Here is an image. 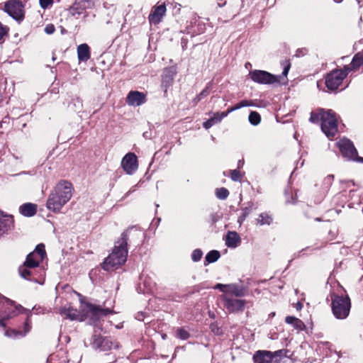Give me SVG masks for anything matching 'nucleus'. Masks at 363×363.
I'll return each instance as SVG.
<instances>
[{
	"label": "nucleus",
	"mask_w": 363,
	"mask_h": 363,
	"mask_svg": "<svg viewBox=\"0 0 363 363\" xmlns=\"http://www.w3.org/2000/svg\"><path fill=\"white\" fill-rule=\"evenodd\" d=\"M60 313L72 320L83 321L89 319L90 323H94L101 318L113 313V311L103 309L91 303H84L82 306V313L72 307H65L60 310Z\"/></svg>",
	"instance_id": "nucleus-1"
},
{
	"label": "nucleus",
	"mask_w": 363,
	"mask_h": 363,
	"mask_svg": "<svg viewBox=\"0 0 363 363\" xmlns=\"http://www.w3.org/2000/svg\"><path fill=\"white\" fill-rule=\"evenodd\" d=\"M72 185L67 181L57 184L47 201V208L52 212H59L72 198Z\"/></svg>",
	"instance_id": "nucleus-2"
},
{
	"label": "nucleus",
	"mask_w": 363,
	"mask_h": 363,
	"mask_svg": "<svg viewBox=\"0 0 363 363\" xmlns=\"http://www.w3.org/2000/svg\"><path fill=\"white\" fill-rule=\"evenodd\" d=\"M128 233L121 234V238L116 242L112 252L105 259L102 267L106 271H112L122 266L126 261Z\"/></svg>",
	"instance_id": "nucleus-3"
},
{
	"label": "nucleus",
	"mask_w": 363,
	"mask_h": 363,
	"mask_svg": "<svg viewBox=\"0 0 363 363\" xmlns=\"http://www.w3.org/2000/svg\"><path fill=\"white\" fill-rule=\"evenodd\" d=\"M283 67L281 75H274L267 71L255 69L250 72V79L256 83L261 84H280L286 82V77L291 67L289 60H284L281 63Z\"/></svg>",
	"instance_id": "nucleus-4"
},
{
	"label": "nucleus",
	"mask_w": 363,
	"mask_h": 363,
	"mask_svg": "<svg viewBox=\"0 0 363 363\" xmlns=\"http://www.w3.org/2000/svg\"><path fill=\"white\" fill-rule=\"evenodd\" d=\"M45 256V245L43 244L38 245L35 250L27 255L23 264L18 267L20 276L23 279L30 280L34 269L39 266Z\"/></svg>",
	"instance_id": "nucleus-5"
},
{
	"label": "nucleus",
	"mask_w": 363,
	"mask_h": 363,
	"mask_svg": "<svg viewBox=\"0 0 363 363\" xmlns=\"http://www.w3.org/2000/svg\"><path fill=\"white\" fill-rule=\"evenodd\" d=\"M332 310L334 315L339 319H344L349 315L351 303L347 295L331 294Z\"/></svg>",
	"instance_id": "nucleus-6"
},
{
	"label": "nucleus",
	"mask_w": 363,
	"mask_h": 363,
	"mask_svg": "<svg viewBox=\"0 0 363 363\" xmlns=\"http://www.w3.org/2000/svg\"><path fill=\"white\" fill-rule=\"evenodd\" d=\"M336 146L344 158L348 160L363 162V158L357 155V151L350 140L342 138L337 141Z\"/></svg>",
	"instance_id": "nucleus-7"
},
{
	"label": "nucleus",
	"mask_w": 363,
	"mask_h": 363,
	"mask_svg": "<svg viewBox=\"0 0 363 363\" xmlns=\"http://www.w3.org/2000/svg\"><path fill=\"white\" fill-rule=\"evenodd\" d=\"M4 11L13 19L21 22L24 18V5L19 0H9L4 3Z\"/></svg>",
	"instance_id": "nucleus-8"
},
{
	"label": "nucleus",
	"mask_w": 363,
	"mask_h": 363,
	"mask_svg": "<svg viewBox=\"0 0 363 363\" xmlns=\"http://www.w3.org/2000/svg\"><path fill=\"white\" fill-rule=\"evenodd\" d=\"M348 74V71L344 69H336L330 72L325 79V85L330 91L337 89L342 84L343 79Z\"/></svg>",
	"instance_id": "nucleus-9"
},
{
	"label": "nucleus",
	"mask_w": 363,
	"mask_h": 363,
	"mask_svg": "<svg viewBox=\"0 0 363 363\" xmlns=\"http://www.w3.org/2000/svg\"><path fill=\"white\" fill-rule=\"evenodd\" d=\"M321 129L328 138L337 133V121L335 115H321Z\"/></svg>",
	"instance_id": "nucleus-10"
},
{
	"label": "nucleus",
	"mask_w": 363,
	"mask_h": 363,
	"mask_svg": "<svg viewBox=\"0 0 363 363\" xmlns=\"http://www.w3.org/2000/svg\"><path fill=\"white\" fill-rule=\"evenodd\" d=\"M282 352L281 350L272 352L269 351H257L253 357L255 363H277V357Z\"/></svg>",
	"instance_id": "nucleus-11"
},
{
	"label": "nucleus",
	"mask_w": 363,
	"mask_h": 363,
	"mask_svg": "<svg viewBox=\"0 0 363 363\" xmlns=\"http://www.w3.org/2000/svg\"><path fill=\"white\" fill-rule=\"evenodd\" d=\"M121 166L127 174H132L138 167L136 155L132 152L125 155L121 161Z\"/></svg>",
	"instance_id": "nucleus-12"
},
{
	"label": "nucleus",
	"mask_w": 363,
	"mask_h": 363,
	"mask_svg": "<svg viewBox=\"0 0 363 363\" xmlns=\"http://www.w3.org/2000/svg\"><path fill=\"white\" fill-rule=\"evenodd\" d=\"M166 13V6L164 4L154 6L149 15V21L152 24H158L164 17Z\"/></svg>",
	"instance_id": "nucleus-13"
},
{
	"label": "nucleus",
	"mask_w": 363,
	"mask_h": 363,
	"mask_svg": "<svg viewBox=\"0 0 363 363\" xmlns=\"http://www.w3.org/2000/svg\"><path fill=\"white\" fill-rule=\"evenodd\" d=\"M145 94L138 91H131L128 94L126 101L130 106H138L145 103Z\"/></svg>",
	"instance_id": "nucleus-14"
},
{
	"label": "nucleus",
	"mask_w": 363,
	"mask_h": 363,
	"mask_svg": "<svg viewBox=\"0 0 363 363\" xmlns=\"http://www.w3.org/2000/svg\"><path fill=\"white\" fill-rule=\"evenodd\" d=\"M225 306L230 312L241 311L244 309L245 301L240 299L228 298L225 297Z\"/></svg>",
	"instance_id": "nucleus-15"
},
{
	"label": "nucleus",
	"mask_w": 363,
	"mask_h": 363,
	"mask_svg": "<svg viewBox=\"0 0 363 363\" xmlns=\"http://www.w3.org/2000/svg\"><path fill=\"white\" fill-rule=\"evenodd\" d=\"M13 225V216L4 215L0 211V236L8 230H11Z\"/></svg>",
	"instance_id": "nucleus-16"
},
{
	"label": "nucleus",
	"mask_w": 363,
	"mask_h": 363,
	"mask_svg": "<svg viewBox=\"0 0 363 363\" xmlns=\"http://www.w3.org/2000/svg\"><path fill=\"white\" fill-rule=\"evenodd\" d=\"M174 75L175 72L171 68L166 69L164 71L162 79V87L164 89V92H166L167 89L172 85Z\"/></svg>",
	"instance_id": "nucleus-17"
},
{
	"label": "nucleus",
	"mask_w": 363,
	"mask_h": 363,
	"mask_svg": "<svg viewBox=\"0 0 363 363\" xmlns=\"http://www.w3.org/2000/svg\"><path fill=\"white\" fill-rule=\"evenodd\" d=\"M90 3L86 0L76 1L70 8L69 13L74 16H79L84 13V11L89 6Z\"/></svg>",
	"instance_id": "nucleus-18"
},
{
	"label": "nucleus",
	"mask_w": 363,
	"mask_h": 363,
	"mask_svg": "<svg viewBox=\"0 0 363 363\" xmlns=\"http://www.w3.org/2000/svg\"><path fill=\"white\" fill-rule=\"evenodd\" d=\"M77 57L79 61L86 62L91 57L90 48L86 43L79 45L77 47Z\"/></svg>",
	"instance_id": "nucleus-19"
},
{
	"label": "nucleus",
	"mask_w": 363,
	"mask_h": 363,
	"mask_svg": "<svg viewBox=\"0 0 363 363\" xmlns=\"http://www.w3.org/2000/svg\"><path fill=\"white\" fill-rule=\"evenodd\" d=\"M363 65V52L357 53L352 60L350 65L345 66V69L348 71V72L353 69H358L361 65Z\"/></svg>",
	"instance_id": "nucleus-20"
},
{
	"label": "nucleus",
	"mask_w": 363,
	"mask_h": 363,
	"mask_svg": "<svg viewBox=\"0 0 363 363\" xmlns=\"http://www.w3.org/2000/svg\"><path fill=\"white\" fill-rule=\"evenodd\" d=\"M240 242V238L236 232H229L226 235L225 245L229 247H236Z\"/></svg>",
	"instance_id": "nucleus-21"
},
{
	"label": "nucleus",
	"mask_w": 363,
	"mask_h": 363,
	"mask_svg": "<svg viewBox=\"0 0 363 363\" xmlns=\"http://www.w3.org/2000/svg\"><path fill=\"white\" fill-rule=\"evenodd\" d=\"M19 210L21 213L25 216H33L36 213L37 206L35 204L28 203L22 205Z\"/></svg>",
	"instance_id": "nucleus-22"
},
{
	"label": "nucleus",
	"mask_w": 363,
	"mask_h": 363,
	"mask_svg": "<svg viewBox=\"0 0 363 363\" xmlns=\"http://www.w3.org/2000/svg\"><path fill=\"white\" fill-rule=\"evenodd\" d=\"M226 294H230L235 296H242L245 294L244 290L235 284H228Z\"/></svg>",
	"instance_id": "nucleus-23"
},
{
	"label": "nucleus",
	"mask_w": 363,
	"mask_h": 363,
	"mask_svg": "<svg viewBox=\"0 0 363 363\" xmlns=\"http://www.w3.org/2000/svg\"><path fill=\"white\" fill-rule=\"evenodd\" d=\"M285 320L286 323L292 325L296 329L302 330L304 328L303 323L294 316H287Z\"/></svg>",
	"instance_id": "nucleus-24"
},
{
	"label": "nucleus",
	"mask_w": 363,
	"mask_h": 363,
	"mask_svg": "<svg viewBox=\"0 0 363 363\" xmlns=\"http://www.w3.org/2000/svg\"><path fill=\"white\" fill-rule=\"evenodd\" d=\"M256 222L259 225H270L272 222V218L268 213H262L258 216Z\"/></svg>",
	"instance_id": "nucleus-25"
},
{
	"label": "nucleus",
	"mask_w": 363,
	"mask_h": 363,
	"mask_svg": "<svg viewBox=\"0 0 363 363\" xmlns=\"http://www.w3.org/2000/svg\"><path fill=\"white\" fill-rule=\"evenodd\" d=\"M119 345L117 342L113 341L110 338H105L104 341V344L101 345V350L107 351L111 350L113 348H118Z\"/></svg>",
	"instance_id": "nucleus-26"
},
{
	"label": "nucleus",
	"mask_w": 363,
	"mask_h": 363,
	"mask_svg": "<svg viewBox=\"0 0 363 363\" xmlns=\"http://www.w3.org/2000/svg\"><path fill=\"white\" fill-rule=\"evenodd\" d=\"M223 116V115H215L213 117L203 123V127L206 129H208L214 124L220 123L222 120Z\"/></svg>",
	"instance_id": "nucleus-27"
},
{
	"label": "nucleus",
	"mask_w": 363,
	"mask_h": 363,
	"mask_svg": "<svg viewBox=\"0 0 363 363\" xmlns=\"http://www.w3.org/2000/svg\"><path fill=\"white\" fill-rule=\"evenodd\" d=\"M220 257V252L217 250L210 251L205 257V261L209 264L217 261Z\"/></svg>",
	"instance_id": "nucleus-28"
},
{
	"label": "nucleus",
	"mask_w": 363,
	"mask_h": 363,
	"mask_svg": "<svg viewBox=\"0 0 363 363\" xmlns=\"http://www.w3.org/2000/svg\"><path fill=\"white\" fill-rule=\"evenodd\" d=\"M252 105V103L247 101V100H243V101H241L240 102L238 103L237 104H235V106L229 108L227 111V113H230L233 111H235L242 107H245V106H250Z\"/></svg>",
	"instance_id": "nucleus-29"
},
{
	"label": "nucleus",
	"mask_w": 363,
	"mask_h": 363,
	"mask_svg": "<svg viewBox=\"0 0 363 363\" xmlns=\"http://www.w3.org/2000/svg\"><path fill=\"white\" fill-rule=\"evenodd\" d=\"M211 93V85H207L206 88L199 94L196 96V98L194 99L195 103H197L202 100L203 99L206 98L207 96H208Z\"/></svg>",
	"instance_id": "nucleus-30"
},
{
	"label": "nucleus",
	"mask_w": 363,
	"mask_h": 363,
	"mask_svg": "<svg viewBox=\"0 0 363 363\" xmlns=\"http://www.w3.org/2000/svg\"><path fill=\"white\" fill-rule=\"evenodd\" d=\"M104 339L105 338L102 337L94 335L93 337L92 346L94 348L101 350V345L104 344Z\"/></svg>",
	"instance_id": "nucleus-31"
},
{
	"label": "nucleus",
	"mask_w": 363,
	"mask_h": 363,
	"mask_svg": "<svg viewBox=\"0 0 363 363\" xmlns=\"http://www.w3.org/2000/svg\"><path fill=\"white\" fill-rule=\"evenodd\" d=\"M216 196L220 199H225L228 197L229 192L225 188H220L216 190Z\"/></svg>",
	"instance_id": "nucleus-32"
},
{
	"label": "nucleus",
	"mask_w": 363,
	"mask_h": 363,
	"mask_svg": "<svg viewBox=\"0 0 363 363\" xmlns=\"http://www.w3.org/2000/svg\"><path fill=\"white\" fill-rule=\"evenodd\" d=\"M202 255H203L202 251L199 249H196L193 251V252L191 254V259L194 262H198L201 259Z\"/></svg>",
	"instance_id": "nucleus-33"
},
{
	"label": "nucleus",
	"mask_w": 363,
	"mask_h": 363,
	"mask_svg": "<svg viewBox=\"0 0 363 363\" xmlns=\"http://www.w3.org/2000/svg\"><path fill=\"white\" fill-rule=\"evenodd\" d=\"M177 335L182 340H186L189 337V333L183 328L177 329Z\"/></svg>",
	"instance_id": "nucleus-34"
},
{
	"label": "nucleus",
	"mask_w": 363,
	"mask_h": 363,
	"mask_svg": "<svg viewBox=\"0 0 363 363\" xmlns=\"http://www.w3.org/2000/svg\"><path fill=\"white\" fill-rule=\"evenodd\" d=\"M248 119L250 123L254 125L259 124L261 121L260 115H249Z\"/></svg>",
	"instance_id": "nucleus-35"
},
{
	"label": "nucleus",
	"mask_w": 363,
	"mask_h": 363,
	"mask_svg": "<svg viewBox=\"0 0 363 363\" xmlns=\"http://www.w3.org/2000/svg\"><path fill=\"white\" fill-rule=\"evenodd\" d=\"M40 5L43 9L50 7L53 4V0H39Z\"/></svg>",
	"instance_id": "nucleus-36"
},
{
	"label": "nucleus",
	"mask_w": 363,
	"mask_h": 363,
	"mask_svg": "<svg viewBox=\"0 0 363 363\" xmlns=\"http://www.w3.org/2000/svg\"><path fill=\"white\" fill-rule=\"evenodd\" d=\"M5 335L11 337H17L18 335L21 336V332L15 330H9L6 331Z\"/></svg>",
	"instance_id": "nucleus-37"
},
{
	"label": "nucleus",
	"mask_w": 363,
	"mask_h": 363,
	"mask_svg": "<svg viewBox=\"0 0 363 363\" xmlns=\"http://www.w3.org/2000/svg\"><path fill=\"white\" fill-rule=\"evenodd\" d=\"M230 177L233 181H240L241 178L240 172L237 169H234L231 172Z\"/></svg>",
	"instance_id": "nucleus-38"
},
{
	"label": "nucleus",
	"mask_w": 363,
	"mask_h": 363,
	"mask_svg": "<svg viewBox=\"0 0 363 363\" xmlns=\"http://www.w3.org/2000/svg\"><path fill=\"white\" fill-rule=\"evenodd\" d=\"M248 214H249V211L247 208H245L243 211V213H242V215L239 217L238 222L240 223H242L245 220V218L248 216Z\"/></svg>",
	"instance_id": "nucleus-39"
},
{
	"label": "nucleus",
	"mask_w": 363,
	"mask_h": 363,
	"mask_svg": "<svg viewBox=\"0 0 363 363\" xmlns=\"http://www.w3.org/2000/svg\"><path fill=\"white\" fill-rule=\"evenodd\" d=\"M227 286H228V284H217L213 288L215 289H219L222 292L226 293L227 292Z\"/></svg>",
	"instance_id": "nucleus-40"
},
{
	"label": "nucleus",
	"mask_w": 363,
	"mask_h": 363,
	"mask_svg": "<svg viewBox=\"0 0 363 363\" xmlns=\"http://www.w3.org/2000/svg\"><path fill=\"white\" fill-rule=\"evenodd\" d=\"M22 307L21 306H15V311H13L12 313L7 315V318H11L14 315H16L17 313L20 312Z\"/></svg>",
	"instance_id": "nucleus-41"
},
{
	"label": "nucleus",
	"mask_w": 363,
	"mask_h": 363,
	"mask_svg": "<svg viewBox=\"0 0 363 363\" xmlns=\"http://www.w3.org/2000/svg\"><path fill=\"white\" fill-rule=\"evenodd\" d=\"M45 31L47 34H52L55 31V27L53 25H48L45 28Z\"/></svg>",
	"instance_id": "nucleus-42"
},
{
	"label": "nucleus",
	"mask_w": 363,
	"mask_h": 363,
	"mask_svg": "<svg viewBox=\"0 0 363 363\" xmlns=\"http://www.w3.org/2000/svg\"><path fill=\"white\" fill-rule=\"evenodd\" d=\"M319 116L320 115H311V117H310V121H311L312 123H315V122H318L319 121Z\"/></svg>",
	"instance_id": "nucleus-43"
},
{
	"label": "nucleus",
	"mask_w": 363,
	"mask_h": 363,
	"mask_svg": "<svg viewBox=\"0 0 363 363\" xmlns=\"http://www.w3.org/2000/svg\"><path fill=\"white\" fill-rule=\"evenodd\" d=\"M30 330V326L28 325V323H26V325H25V331L24 333H21V336H24L26 335V333H28Z\"/></svg>",
	"instance_id": "nucleus-44"
},
{
	"label": "nucleus",
	"mask_w": 363,
	"mask_h": 363,
	"mask_svg": "<svg viewBox=\"0 0 363 363\" xmlns=\"http://www.w3.org/2000/svg\"><path fill=\"white\" fill-rule=\"evenodd\" d=\"M226 4L225 0H218V6L219 7H223Z\"/></svg>",
	"instance_id": "nucleus-45"
},
{
	"label": "nucleus",
	"mask_w": 363,
	"mask_h": 363,
	"mask_svg": "<svg viewBox=\"0 0 363 363\" xmlns=\"http://www.w3.org/2000/svg\"><path fill=\"white\" fill-rule=\"evenodd\" d=\"M320 113H327V114H329V113H333L331 112V110H328V111L322 110V111Z\"/></svg>",
	"instance_id": "nucleus-46"
},
{
	"label": "nucleus",
	"mask_w": 363,
	"mask_h": 363,
	"mask_svg": "<svg viewBox=\"0 0 363 363\" xmlns=\"http://www.w3.org/2000/svg\"><path fill=\"white\" fill-rule=\"evenodd\" d=\"M296 308L298 310H301L302 308V304L301 303H297V305H296Z\"/></svg>",
	"instance_id": "nucleus-47"
},
{
	"label": "nucleus",
	"mask_w": 363,
	"mask_h": 363,
	"mask_svg": "<svg viewBox=\"0 0 363 363\" xmlns=\"http://www.w3.org/2000/svg\"><path fill=\"white\" fill-rule=\"evenodd\" d=\"M0 325L3 327L5 326L4 323V321L3 320H0Z\"/></svg>",
	"instance_id": "nucleus-48"
},
{
	"label": "nucleus",
	"mask_w": 363,
	"mask_h": 363,
	"mask_svg": "<svg viewBox=\"0 0 363 363\" xmlns=\"http://www.w3.org/2000/svg\"><path fill=\"white\" fill-rule=\"evenodd\" d=\"M276 121L277 122H280L279 119V117H278V115H276Z\"/></svg>",
	"instance_id": "nucleus-49"
},
{
	"label": "nucleus",
	"mask_w": 363,
	"mask_h": 363,
	"mask_svg": "<svg viewBox=\"0 0 363 363\" xmlns=\"http://www.w3.org/2000/svg\"><path fill=\"white\" fill-rule=\"evenodd\" d=\"M334 1H335V2H337V3H340V2H341L342 0H334Z\"/></svg>",
	"instance_id": "nucleus-50"
},
{
	"label": "nucleus",
	"mask_w": 363,
	"mask_h": 363,
	"mask_svg": "<svg viewBox=\"0 0 363 363\" xmlns=\"http://www.w3.org/2000/svg\"><path fill=\"white\" fill-rule=\"evenodd\" d=\"M250 113L254 114V113H257L255 111H251Z\"/></svg>",
	"instance_id": "nucleus-51"
},
{
	"label": "nucleus",
	"mask_w": 363,
	"mask_h": 363,
	"mask_svg": "<svg viewBox=\"0 0 363 363\" xmlns=\"http://www.w3.org/2000/svg\"><path fill=\"white\" fill-rule=\"evenodd\" d=\"M240 164H242V162L241 161H239V165Z\"/></svg>",
	"instance_id": "nucleus-52"
},
{
	"label": "nucleus",
	"mask_w": 363,
	"mask_h": 363,
	"mask_svg": "<svg viewBox=\"0 0 363 363\" xmlns=\"http://www.w3.org/2000/svg\"><path fill=\"white\" fill-rule=\"evenodd\" d=\"M240 164H242V162L241 161H239V165Z\"/></svg>",
	"instance_id": "nucleus-53"
},
{
	"label": "nucleus",
	"mask_w": 363,
	"mask_h": 363,
	"mask_svg": "<svg viewBox=\"0 0 363 363\" xmlns=\"http://www.w3.org/2000/svg\"><path fill=\"white\" fill-rule=\"evenodd\" d=\"M2 102V100L0 99V104Z\"/></svg>",
	"instance_id": "nucleus-54"
}]
</instances>
